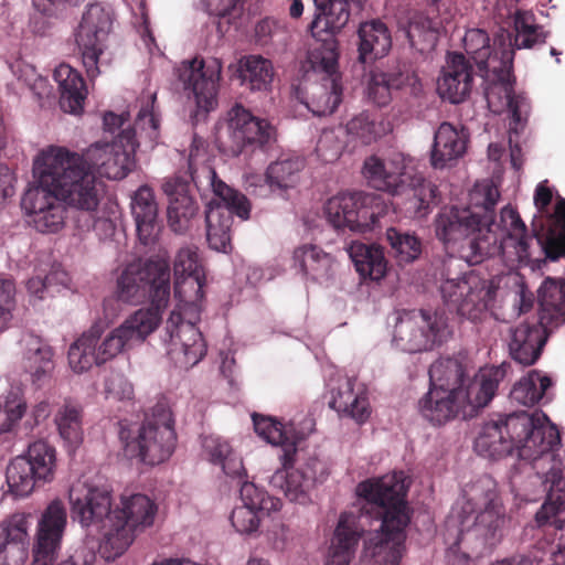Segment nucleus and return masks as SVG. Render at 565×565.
<instances>
[{"mask_svg": "<svg viewBox=\"0 0 565 565\" xmlns=\"http://www.w3.org/2000/svg\"><path fill=\"white\" fill-rule=\"evenodd\" d=\"M170 264L167 253L136 259L120 271L116 284L118 300L138 305L147 298L151 306L139 308L118 327L103 335L102 323L93 324L68 349V364L75 373L88 371L119 354L142 344L162 320V310L170 299Z\"/></svg>", "mask_w": 565, "mask_h": 565, "instance_id": "obj_1", "label": "nucleus"}, {"mask_svg": "<svg viewBox=\"0 0 565 565\" xmlns=\"http://www.w3.org/2000/svg\"><path fill=\"white\" fill-rule=\"evenodd\" d=\"M500 198L498 188L489 181L475 184L470 206L443 209L435 218V234L444 246L469 265L502 254L512 267L526 264L534 237L518 212L504 206L500 224L494 223L493 209Z\"/></svg>", "mask_w": 565, "mask_h": 565, "instance_id": "obj_2", "label": "nucleus"}, {"mask_svg": "<svg viewBox=\"0 0 565 565\" xmlns=\"http://www.w3.org/2000/svg\"><path fill=\"white\" fill-rule=\"evenodd\" d=\"M406 490L403 472L360 482L359 514L341 513L326 565H350L365 526L373 520L381 521V525L365 539L363 557L370 558L371 565H398L411 520L404 499Z\"/></svg>", "mask_w": 565, "mask_h": 565, "instance_id": "obj_3", "label": "nucleus"}, {"mask_svg": "<svg viewBox=\"0 0 565 565\" xmlns=\"http://www.w3.org/2000/svg\"><path fill=\"white\" fill-rule=\"evenodd\" d=\"M510 523L497 482L483 477L466 484L445 523L449 555L467 559L492 548Z\"/></svg>", "mask_w": 565, "mask_h": 565, "instance_id": "obj_4", "label": "nucleus"}, {"mask_svg": "<svg viewBox=\"0 0 565 565\" xmlns=\"http://www.w3.org/2000/svg\"><path fill=\"white\" fill-rule=\"evenodd\" d=\"M175 308L167 319L162 333L170 360L181 369L196 365L206 353L201 331L195 327L203 298L205 274L198 247H181L173 263Z\"/></svg>", "mask_w": 565, "mask_h": 565, "instance_id": "obj_5", "label": "nucleus"}, {"mask_svg": "<svg viewBox=\"0 0 565 565\" xmlns=\"http://www.w3.org/2000/svg\"><path fill=\"white\" fill-rule=\"evenodd\" d=\"M559 444V434L544 413H514L487 422L475 441L476 451L486 458H500L518 451L524 460H545Z\"/></svg>", "mask_w": 565, "mask_h": 565, "instance_id": "obj_6", "label": "nucleus"}, {"mask_svg": "<svg viewBox=\"0 0 565 565\" xmlns=\"http://www.w3.org/2000/svg\"><path fill=\"white\" fill-rule=\"evenodd\" d=\"M463 46L481 72H484L486 98L489 107L497 113L508 109L513 121L521 124L527 116L530 104L522 94L513 89L512 35L502 30L494 39V53L490 51V39L482 29L467 30Z\"/></svg>", "mask_w": 565, "mask_h": 565, "instance_id": "obj_7", "label": "nucleus"}, {"mask_svg": "<svg viewBox=\"0 0 565 565\" xmlns=\"http://www.w3.org/2000/svg\"><path fill=\"white\" fill-rule=\"evenodd\" d=\"M35 158L54 179V189L68 207L95 213L105 193L99 180L85 158L64 147L49 146Z\"/></svg>", "mask_w": 565, "mask_h": 565, "instance_id": "obj_8", "label": "nucleus"}, {"mask_svg": "<svg viewBox=\"0 0 565 565\" xmlns=\"http://www.w3.org/2000/svg\"><path fill=\"white\" fill-rule=\"evenodd\" d=\"M507 375V365L481 367L466 391L456 393L430 385L419 399L420 415L434 425H443L457 416L473 417L494 397L499 384Z\"/></svg>", "mask_w": 565, "mask_h": 565, "instance_id": "obj_9", "label": "nucleus"}, {"mask_svg": "<svg viewBox=\"0 0 565 565\" xmlns=\"http://www.w3.org/2000/svg\"><path fill=\"white\" fill-rule=\"evenodd\" d=\"M362 174L367 183L380 191L392 194L405 193L407 211L423 218L430 212L437 188L416 171L413 158L403 152H392L387 158L376 154L364 160Z\"/></svg>", "mask_w": 565, "mask_h": 565, "instance_id": "obj_10", "label": "nucleus"}, {"mask_svg": "<svg viewBox=\"0 0 565 565\" xmlns=\"http://www.w3.org/2000/svg\"><path fill=\"white\" fill-rule=\"evenodd\" d=\"M159 507L149 495L124 492L105 527V541L99 553L106 561L122 555L136 537L154 525Z\"/></svg>", "mask_w": 565, "mask_h": 565, "instance_id": "obj_11", "label": "nucleus"}, {"mask_svg": "<svg viewBox=\"0 0 565 565\" xmlns=\"http://www.w3.org/2000/svg\"><path fill=\"white\" fill-rule=\"evenodd\" d=\"M118 434L125 456L146 465L168 460L175 448L174 420L164 403H158L140 426L120 424Z\"/></svg>", "mask_w": 565, "mask_h": 565, "instance_id": "obj_12", "label": "nucleus"}, {"mask_svg": "<svg viewBox=\"0 0 565 565\" xmlns=\"http://www.w3.org/2000/svg\"><path fill=\"white\" fill-rule=\"evenodd\" d=\"M452 334L448 317L441 310H411L395 318L392 342L407 353L430 351Z\"/></svg>", "mask_w": 565, "mask_h": 565, "instance_id": "obj_13", "label": "nucleus"}, {"mask_svg": "<svg viewBox=\"0 0 565 565\" xmlns=\"http://www.w3.org/2000/svg\"><path fill=\"white\" fill-rule=\"evenodd\" d=\"M32 171L34 184L24 192L21 206L28 215L30 224L38 232L58 233L66 223V205L54 189L52 174L44 171L35 157Z\"/></svg>", "mask_w": 565, "mask_h": 565, "instance_id": "obj_14", "label": "nucleus"}, {"mask_svg": "<svg viewBox=\"0 0 565 565\" xmlns=\"http://www.w3.org/2000/svg\"><path fill=\"white\" fill-rule=\"evenodd\" d=\"M72 519L87 533H99L98 545L105 541V527L113 514V488L100 477L79 479L68 491Z\"/></svg>", "mask_w": 565, "mask_h": 565, "instance_id": "obj_15", "label": "nucleus"}, {"mask_svg": "<svg viewBox=\"0 0 565 565\" xmlns=\"http://www.w3.org/2000/svg\"><path fill=\"white\" fill-rule=\"evenodd\" d=\"M210 181L215 199L209 204L205 214L206 239L212 249L228 253L231 250L232 214L247 220L250 204L244 194L223 182L214 170H210Z\"/></svg>", "mask_w": 565, "mask_h": 565, "instance_id": "obj_16", "label": "nucleus"}, {"mask_svg": "<svg viewBox=\"0 0 565 565\" xmlns=\"http://www.w3.org/2000/svg\"><path fill=\"white\" fill-rule=\"evenodd\" d=\"M338 51L333 40L323 41L308 52L307 62L316 73L323 74L321 83H313L303 102L315 116L331 115L341 103L338 75Z\"/></svg>", "mask_w": 565, "mask_h": 565, "instance_id": "obj_17", "label": "nucleus"}, {"mask_svg": "<svg viewBox=\"0 0 565 565\" xmlns=\"http://www.w3.org/2000/svg\"><path fill=\"white\" fill-rule=\"evenodd\" d=\"M274 137L275 130L267 120L253 116L241 105L230 109L226 122L217 131L221 151L232 157H237L248 148L263 147Z\"/></svg>", "mask_w": 565, "mask_h": 565, "instance_id": "obj_18", "label": "nucleus"}, {"mask_svg": "<svg viewBox=\"0 0 565 565\" xmlns=\"http://www.w3.org/2000/svg\"><path fill=\"white\" fill-rule=\"evenodd\" d=\"M382 210L375 196L361 192H340L324 205L326 217L334 228L359 233L372 230Z\"/></svg>", "mask_w": 565, "mask_h": 565, "instance_id": "obj_19", "label": "nucleus"}, {"mask_svg": "<svg viewBox=\"0 0 565 565\" xmlns=\"http://www.w3.org/2000/svg\"><path fill=\"white\" fill-rule=\"evenodd\" d=\"M440 292L445 302L470 321L481 320L493 298V290L476 275L450 277L441 273Z\"/></svg>", "mask_w": 565, "mask_h": 565, "instance_id": "obj_20", "label": "nucleus"}, {"mask_svg": "<svg viewBox=\"0 0 565 565\" xmlns=\"http://www.w3.org/2000/svg\"><path fill=\"white\" fill-rule=\"evenodd\" d=\"M114 11L104 3L89 4L82 18L76 33V43L82 54L83 65L90 78L100 74L99 57L111 31Z\"/></svg>", "mask_w": 565, "mask_h": 565, "instance_id": "obj_21", "label": "nucleus"}, {"mask_svg": "<svg viewBox=\"0 0 565 565\" xmlns=\"http://www.w3.org/2000/svg\"><path fill=\"white\" fill-rule=\"evenodd\" d=\"M139 141L135 132L124 129L111 142H95L82 154L90 169L111 180L124 179L135 167Z\"/></svg>", "mask_w": 565, "mask_h": 565, "instance_id": "obj_22", "label": "nucleus"}, {"mask_svg": "<svg viewBox=\"0 0 565 565\" xmlns=\"http://www.w3.org/2000/svg\"><path fill=\"white\" fill-rule=\"evenodd\" d=\"M297 448L285 450L280 456L281 468L270 478V484L284 492L294 502L305 504L316 482L323 481L328 471L326 465L317 458H310L303 465L294 468Z\"/></svg>", "mask_w": 565, "mask_h": 565, "instance_id": "obj_23", "label": "nucleus"}, {"mask_svg": "<svg viewBox=\"0 0 565 565\" xmlns=\"http://www.w3.org/2000/svg\"><path fill=\"white\" fill-rule=\"evenodd\" d=\"M185 90L192 94L199 110L210 111L217 105L222 63L216 57L184 61L177 70Z\"/></svg>", "mask_w": 565, "mask_h": 565, "instance_id": "obj_24", "label": "nucleus"}, {"mask_svg": "<svg viewBox=\"0 0 565 565\" xmlns=\"http://www.w3.org/2000/svg\"><path fill=\"white\" fill-rule=\"evenodd\" d=\"M66 524L67 513L63 502L58 499L53 500L38 522L33 565H46L50 554L58 551Z\"/></svg>", "mask_w": 565, "mask_h": 565, "instance_id": "obj_25", "label": "nucleus"}, {"mask_svg": "<svg viewBox=\"0 0 565 565\" xmlns=\"http://www.w3.org/2000/svg\"><path fill=\"white\" fill-rule=\"evenodd\" d=\"M253 423L256 434L268 444L280 446L282 454L297 448L298 441L309 436L315 427L313 419L309 416L294 418L284 425L273 417L254 414Z\"/></svg>", "mask_w": 565, "mask_h": 565, "instance_id": "obj_26", "label": "nucleus"}, {"mask_svg": "<svg viewBox=\"0 0 565 565\" xmlns=\"http://www.w3.org/2000/svg\"><path fill=\"white\" fill-rule=\"evenodd\" d=\"M156 93H149L143 96L140 100V108L138 110L135 127H124L129 119V114L122 113L116 115L114 113H107L104 116V128L105 130L114 134L117 129H120L119 134L124 129H130L135 132V139H137V131L139 130V138L147 140L150 147L157 142L159 137V125L160 120L154 111Z\"/></svg>", "mask_w": 565, "mask_h": 565, "instance_id": "obj_27", "label": "nucleus"}, {"mask_svg": "<svg viewBox=\"0 0 565 565\" xmlns=\"http://www.w3.org/2000/svg\"><path fill=\"white\" fill-rule=\"evenodd\" d=\"M472 67L462 54L448 55L446 65L437 81V92L443 99L461 103L472 87Z\"/></svg>", "mask_w": 565, "mask_h": 565, "instance_id": "obj_28", "label": "nucleus"}, {"mask_svg": "<svg viewBox=\"0 0 565 565\" xmlns=\"http://www.w3.org/2000/svg\"><path fill=\"white\" fill-rule=\"evenodd\" d=\"M468 135L465 129L450 122L439 125L434 135L430 149V164L435 169H445L456 163L466 152Z\"/></svg>", "mask_w": 565, "mask_h": 565, "instance_id": "obj_29", "label": "nucleus"}, {"mask_svg": "<svg viewBox=\"0 0 565 565\" xmlns=\"http://www.w3.org/2000/svg\"><path fill=\"white\" fill-rule=\"evenodd\" d=\"M28 520L14 514L0 524V565H23L28 558Z\"/></svg>", "mask_w": 565, "mask_h": 565, "instance_id": "obj_30", "label": "nucleus"}, {"mask_svg": "<svg viewBox=\"0 0 565 565\" xmlns=\"http://www.w3.org/2000/svg\"><path fill=\"white\" fill-rule=\"evenodd\" d=\"M162 191L169 199L167 213L170 227L175 233L185 231L198 210L189 194V184L179 177L168 178L162 183Z\"/></svg>", "mask_w": 565, "mask_h": 565, "instance_id": "obj_31", "label": "nucleus"}, {"mask_svg": "<svg viewBox=\"0 0 565 565\" xmlns=\"http://www.w3.org/2000/svg\"><path fill=\"white\" fill-rule=\"evenodd\" d=\"M130 206L139 241L143 245L154 243L160 232V225L153 191L148 185H141L135 192Z\"/></svg>", "mask_w": 565, "mask_h": 565, "instance_id": "obj_32", "label": "nucleus"}, {"mask_svg": "<svg viewBox=\"0 0 565 565\" xmlns=\"http://www.w3.org/2000/svg\"><path fill=\"white\" fill-rule=\"evenodd\" d=\"M24 347L23 367L31 382L42 386L51 377L54 370V352L40 337L28 334L22 339Z\"/></svg>", "mask_w": 565, "mask_h": 565, "instance_id": "obj_33", "label": "nucleus"}, {"mask_svg": "<svg viewBox=\"0 0 565 565\" xmlns=\"http://www.w3.org/2000/svg\"><path fill=\"white\" fill-rule=\"evenodd\" d=\"M540 323L545 329L565 322V279L547 277L539 289Z\"/></svg>", "mask_w": 565, "mask_h": 565, "instance_id": "obj_34", "label": "nucleus"}, {"mask_svg": "<svg viewBox=\"0 0 565 565\" xmlns=\"http://www.w3.org/2000/svg\"><path fill=\"white\" fill-rule=\"evenodd\" d=\"M53 78L60 89L62 110L73 115L81 114L87 94L81 74L71 65L62 63L55 67Z\"/></svg>", "mask_w": 565, "mask_h": 565, "instance_id": "obj_35", "label": "nucleus"}, {"mask_svg": "<svg viewBox=\"0 0 565 565\" xmlns=\"http://www.w3.org/2000/svg\"><path fill=\"white\" fill-rule=\"evenodd\" d=\"M359 61L373 62L384 57L391 50L392 38L387 26L380 20H371L360 24Z\"/></svg>", "mask_w": 565, "mask_h": 565, "instance_id": "obj_36", "label": "nucleus"}, {"mask_svg": "<svg viewBox=\"0 0 565 565\" xmlns=\"http://www.w3.org/2000/svg\"><path fill=\"white\" fill-rule=\"evenodd\" d=\"M542 324H520L511 330L509 349L512 358L521 364H533L541 354L544 345Z\"/></svg>", "mask_w": 565, "mask_h": 565, "instance_id": "obj_37", "label": "nucleus"}, {"mask_svg": "<svg viewBox=\"0 0 565 565\" xmlns=\"http://www.w3.org/2000/svg\"><path fill=\"white\" fill-rule=\"evenodd\" d=\"M202 451L206 460L220 466L226 476L237 479L246 477L243 461L227 439L217 435L205 436L202 440Z\"/></svg>", "mask_w": 565, "mask_h": 565, "instance_id": "obj_38", "label": "nucleus"}, {"mask_svg": "<svg viewBox=\"0 0 565 565\" xmlns=\"http://www.w3.org/2000/svg\"><path fill=\"white\" fill-rule=\"evenodd\" d=\"M332 256L316 245H303L294 252V265L316 281L327 280L332 273Z\"/></svg>", "mask_w": 565, "mask_h": 565, "instance_id": "obj_39", "label": "nucleus"}, {"mask_svg": "<svg viewBox=\"0 0 565 565\" xmlns=\"http://www.w3.org/2000/svg\"><path fill=\"white\" fill-rule=\"evenodd\" d=\"M349 257L352 259L356 271L362 277H369L372 280H380L386 274L387 264L384 252L376 245H366L360 242H353L347 248Z\"/></svg>", "mask_w": 565, "mask_h": 565, "instance_id": "obj_40", "label": "nucleus"}, {"mask_svg": "<svg viewBox=\"0 0 565 565\" xmlns=\"http://www.w3.org/2000/svg\"><path fill=\"white\" fill-rule=\"evenodd\" d=\"M430 385L459 393L466 391L470 382L467 367L458 359L445 358L434 362L429 367Z\"/></svg>", "mask_w": 565, "mask_h": 565, "instance_id": "obj_41", "label": "nucleus"}, {"mask_svg": "<svg viewBox=\"0 0 565 565\" xmlns=\"http://www.w3.org/2000/svg\"><path fill=\"white\" fill-rule=\"evenodd\" d=\"M392 130L391 122L381 116L362 111L345 125L348 137L355 142L367 146L376 142Z\"/></svg>", "mask_w": 565, "mask_h": 565, "instance_id": "obj_42", "label": "nucleus"}, {"mask_svg": "<svg viewBox=\"0 0 565 565\" xmlns=\"http://www.w3.org/2000/svg\"><path fill=\"white\" fill-rule=\"evenodd\" d=\"M54 424L68 451H75L84 440L82 408L65 402L57 408Z\"/></svg>", "mask_w": 565, "mask_h": 565, "instance_id": "obj_43", "label": "nucleus"}, {"mask_svg": "<svg viewBox=\"0 0 565 565\" xmlns=\"http://www.w3.org/2000/svg\"><path fill=\"white\" fill-rule=\"evenodd\" d=\"M330 406L348 414L358 423H364L370 416L367 398L362 390L355 391V381L345 379L333 395Z\"/></svg>", "mask_w": 565, "mask_h": 565, "instance_id": "obj_44", "label": "nucleus"}, {"mask_svg": "<svg viewBox=\"0 0 565 565\" xmlns=\"http://www.w3.org/2000/svg\"><path fill=\"white\" fill-rule=\"evenodd\" d=\"M318 13L310 24V29L315 34L316 29L329 33L340 31L349 21L350 12L348 3L351 0H313Z\"/></svg>", "mask_w": 565, "mask_h": 565, "instance_id": "obj_45", "label": "nucleus"}, {"mask_svg": "<svg viewBox=\"0 0 565 565\" xmlns=\"http://www.w3.org/2000/svg\"><path fill=\"white\" fill-rule=\"evenodd\" d=\"M408 79L409 76L402 73L374 70L367 78V98L376 106H386L392 100V92L402 88Z\"/></svg>", "mask_w": 565, "mask_h": 565, "instance_id": "obj_46", "label": "nucleus"}, {"mask_svg": "<svg viewBox=\"0 0 565 565\" xmlns=\"http://www.w3.org/2000/svg\"><path fill=\"white\" fill-rule=\"evenodd\" d=\"M25 458L33 473L43 483L51 482L54 479L56 469V450L44 440L32 443L26 452L21 455Z\"/></svg>", "mask_w": 565, "mask_h": 565, "instance_id": "obj_47", "label": "nucleus"}, {"mask_svg": "<svg viewBox=\"0 0 565 565\" xmlns=\"http://www.w3.org/2000/svg\"><path fill=\"white\" fill-rule=\"evenodd\" d=\"M242 81L252 90H267L274 78L271 62L262 55H248L241 60Z\"/></svg>", "mask_w": 565, "mask_h": 565, "instance_id": "obj_48", "label": "nucleus"}, {"mask_svg": "<svg viewBox=\"0 0 565 565\" xmlns=\"http://www.w3.org/2000/svg\"><path fill=\"white\" fill-rule=\"evenodd\" d=\"M551 385L550 377L533 370L513 386L510 396L513 402L520 405L533 406L543 398Z\"/></svg>", "mask_w": 565, "mask_h": 565, "instance_id": "obj_49", "label": "nucleus"}, {"mask_svg": "<svg viewBox=\"0 0 565 565\" xmlns=\"http://www.w3.org/2000/svg\"><path fill=\"white\" fill-rule=\"evenodd\" d=\"M514 39L512 38L513 51L515 49H531L536 44L545 42V33L535 21L531 11L518 10L513 18Z\"/></svg>", "mask_w": 565, "mask_h": 565, "instance_id": "obj_50", "label": "nucleus"}, {"mask_svg": "<svg viewBox=\"0 0 565 565\" xmlns=\"http://www.w3.org/2000/svg\"><path fill=\"white\" fill-rule=\"evenodd\" d=\"M28 409L26 399L20 387H11L0 397V434L12 431Z\"/></svg>", "mask_w": 565, "mask_h": 565, "instance_id": "obj_51", "label": "nucleus"}, {"mask_svg": "<svg viewBox=\"0 0 565 565\" xmlns=\"http://www.w3.org/2000/svg\"><path fill=\"white\" fill-rule=\"evenodd\" d=\"M300 158H281L270 163L266 171V182L270 191L292 186L303 169Z\"/></svg>", "mask_w": 565, "mask_h": 565, "instance_id": "obj_52", "label": "nucleus"}, {"mask_svg": "<svg viewBox=\"0 0 565 565\" xmlns=\"http://www.w3.org/2000/svg\"><path fill=\"white\" fill-rule=\"evenodd\" d=\"M440 29L441 24L438 20L417 14L409 22L407 38L413 47L422 52L427 51L436 45Z\"/></svg>", "mask_w": 565, "mask_h": 565, "instance_id": "obj_53", "label": "nucleus"}, {"mask_svg": "<svg viewBox=\"0 0 565 565\" xmlns=\"http://www.w3.org/2000/svg\"><path fill=\"white\" fill-rule=\"evenodd\" d=\"M7 482L14 495L26 497L41 481L35 477L25 458L18 456L11 460L7 468Z\"/></svg>", "mask_w": 565, "mask_h": 565, "instance_id": "obj_54", "label": "nucleus"}, {"mask_svg": "<svg viewBox=\"0 0 565 565\" xmlns=\"http://www.w3.org/2000/svg\"><path fill=\"white\" fill-rule=\"evenodd\" d=\"M242 505L262 515L276 512L281 508V501L271 497L268 492L253 482L245 481L241 487Z\"/></svg>", "mask_w": 565, "mask_h": 565, "instance_id": "obj_55", "label": "nucleus"}, {"mask_svg": "<svg viewBox=\"0 0 565 565\" xmlns=\"http://www.w3.org/2000/svg\"><path fill=\"white\" fill-rule=\"evenodd\" d=\"M386 238L401 264L414 262L422 253V244L415 235L391 227L386 232Z\"/></svg>", "mask_w": 565, "mask_h": 565, "instance_id": "obj_56", "label": "nucleus"}, {"mask_svg": "<svg viewBox=\"0 0 565 565\" xmlns=\"http://www.w3.org/2000/svg\"><path fill=\"white\" fill-rule=\"evenodd\" d=\"M341 129H324L317 142L316 152L326 163L335 162L342 154L344 145L341 139Z\"/></svg>", "mask_w": 565, "mask_h": 565, "instance_id": "obj_57", "label": "nucleus"}, {"mask_svg": "<svg viewBox=\"0 0 565 565\" xmlns=\"http://www.w3.org/2000/svg\"><path fill=\"white\" fill-rule=\"evenodd\" d=\"M263 516L256 511L239 505L232 511L231 523L237 533L252 535L258 531Z\"/></svg>", "mask_w": 565, "mask_h": 565, "instance_id": "obj_58", "label": "nucleus"}, {"mask_svg": "<svg viewBox=\"0 0 565 565\" xmlns=\"http://www.w3.org/2000/svg\"><path fill=\"white\" fill-rule=\"evenodd\" d=\"M555 215L559 223V232L548 238L545 246L546 256L551 260H556L565 256V200L561 199L555 206Z\"/></svg>", "mask_w": 565, "mask_h": 565, "instance_id": "obj_59", "label": "nucleus"}, {"mask_svg": "<svg viewBox=\"0 0 565 565\" xmlns=\"http://www.w3.org/2000/svg\"><path fill=\"white\" fill-rule=\"evenodd\" d=\"M15 307V286L10 279H0V333L7 329Z\"/></svg>", "mask_w": 565, "mask_h": 565, "instance_id": "obj_60", "label": "nucleus"}, {"mask_svg": "<svg viewBox=\"0 0 565 565\" xmlns=\"http://www.w3.org/2000/svg\"><path fill=\"white\" fill-rule=\"evenodd\" d=\"M105 394L107 398L117 401L131 399L134 387L122 374L113 372L105 380Z\"/></svg>", "mask_w": 565, "mask_h": 565, "instance_id": "obj_61", "label": "nucleus"}, {"mask_svg": "<svg viewBox=\"0 0 565 565\" xmlns=\"http://www.w3.org/2000/svg\"><path fill=\"white\" fill-rule=\"evenodd\" d=\"M55 553L50 554L46 565H94L96 561L95 544L78 547L74 554L54 562Z\"/></svg>", "mask_w": 565, "mask_h": 565, "instance_id": "obj_62", "label": "nucleus"}, {"mask_svg": "<svg viewBox=\"0 0 565 565\" xmlns=\"http://www.w3.org/2000/svg\"><path fill=\"white\" fill-rule=\"evenodd\" d=\"M201 3L209 14L216 17L235 14L242 7V0H201Z\"/></svg>", "mask_w": 565, "mask_h": 565, "instance_id": "obj_63", "label": "nucleus"}, {"mask_svg": "<svg viewBox=\"0 0 565 565\" xmlns=\"http://www.w3.org/2000/svg\"><path fill=\"white\" fill-rule=\"evenodd\" d=\"M83 230H93L99 238L104 239L114 234L115 226L109 218L96 217L94 213H88V222L83 226Z\"/></svg>", "mask_w": 565, "mask_h": 565, "instance_id": "obj_64", "label": "nucleus"}]
</instances>
